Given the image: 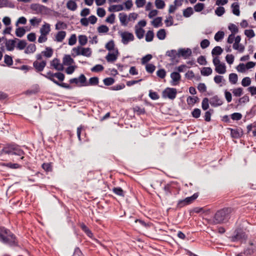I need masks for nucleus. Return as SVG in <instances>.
I'll use <instances>...</instances> for the list:
<instances>
[{"instance_id": "1", "label": "nucleus", "mask_w": 256, "mask_h": 256, "mask_svg": "<svg viewBox=\"0 0 256 256\" xmlns=\"http://www.w3.org/2000/svg\"><path fill=\"white\" fill-rule=\"evenodd\" d=\"M232 212L230 208H226L221 209L216 212L214 217L210 220V224H221L228 221L230 218V214Z\"/></svg>"}, {"instance_id": "2", "label": "nucleus", "mask_w": 256, "mask_h": 256, "mask_svg": "<svg viewBox=\"0 0 256 256\" xmlns=\"http://www.w3.org/2000/svg\"><path fill=\"white\" fill-rule=\"evenodd\" d=\"M0 242L10 246L16 243V238L10 230L0 227Z\"/></svg>"}, {"instance_id": "3", "label": "nucleus", "mask_w": 256, "mask_h": 256, "mask_svg": "<svg viewBox=\"0 0 256 256\" xmlns=\"http://www.w3.org/2000/svg\"><path fill=\"white\" fill-rule=\"evenodd\" d=\"M72 54L74 57L79 55L90 57L92 54L90 48H84L80 46L73 48L72 50Z\"/></svg>"}, {"instance_id": "4", "label": "nucleus", "mask_w": 256, "mask_h": 256, "mask_svg": "<svg viewBox=\"0 0 256 256\" xmlns=\"http://www.w3.org/2000/svg\"><path fill=\"white\" fill-rule=\"evenodd\" d=\"M212 62L215 66V71L220 74H224L226 72V66L224 63L221 62L218 56L214 57Z\"/></svg>"}, {"instance_id": "5", "label": "nucleus", "mask_w": 256, "mask_h": 256, "mask_svg": "<svg viewBox=\"0 0 256 256\" xmlns=\"http://www.w3.org/2000/svg\"><path fill=\"white\" fill-rule=\"evenodd\" d=\"M118 34L122 38V42L124 45L128 44L134 39V34L128 32H119Z\"/></svg>"}, {"instance_id": "6", "label": "nucleus", "mask_w": 256, "mask_h": 256, "mask_svg": "<svg viewBox=\"0 0 256 256\" xmlns=\"http://www.w3.org/2000/svg\"><path fill=\"white\" fill-rule=\"evenodd\" d=\"M70 84H75L79 86H88L86 78L84 74H81L78 78H71L70 80Z\"/></svg>"}, {"instance_id": "7", "label": "nucleus", "mask_w": 256, "mask_h": 256, "mask_svg": "<svg viewBox=\"0 0 256 256\" xmlns=\"http://www.w3.org/2000/svg\"><path fill=\"white\" fill-rule=\"evenodd\" d=\"M177 90L175 88H167L162 92V96L164 98H168L174 100L176 98Z\"/></svg>"}, {"instance_id": "8", "label": "nucleus", "mask_w": 256, "mask_h": 256, "mask_svg": "<svg viewBox=\"0 0 256 256\" xmlns=\"http://www.w3.org/2000/svg\"><path fill=\"white\" fill-rule=\"evenodd\" d=\"M198 196V193H195L191 196L187 197L184 200H179L178 202V206L180 207H182L184 206L189 204L196 200Z\"/></svg>"}, {"instance_id": "9", "label": "nucleus", "mask_w": 256, "mask_h": 256, "mask_svg": "<svg viewBox=\"0 0 256 256\" xmlns=\"http://www.w3.org/2000/svg\"><path fill=\"white\" fill-rule=\"evenodd\" d=\"M30 8L34 11L36 14L42 13L48 10L46 6L38 4H32L30 6Z\"/></svg>"}, {"instance_id": "10", "label": "nucleus", "mask_w": 256, "mask_h": 256, "mask_svg": "<svg viewBox=\"0 0 256 256\" xmlns=\"http://www.w3.org/2000/svg\"><path fill=\"white\" fill-rule=\"evenodd\" d=\"M6 153L8 154L17 155L20 156H22L24 154V152H23V150L16 146H12L8 150H6Z\"/></svg>"}, {"instance_id": "11", "label": "nucleus", "mask_w": 256, "mask_h": 256, "mask_svg": "<svg viewBox=\"0 0 256 256\" xmlns=\"http://www.w3.org/2000/svg\"><path fill=\"white\" fill-rule=\"evenodd\" d=\"M172 78L171 84L172 86H176L179 84L181 79V76L178 72H172L170 74Z\"/></svg>"}, {"instance_id": "12", "label": "nucleus", "mask_w": 256, "mask_h": 256, "mask_svg": "<svg viewBox=\"0 0 256 256\" xmlns=\"http://www.w3.org/2000/svg\"><path fill=\"white\" fill-rule=\"evenodd\" d=\"M210 103L212 106H218L222 105L223 102L218 96H215L210 98Z\"/></svg>"}, {"instance_id": "13", "label": "nucleus", "mask_w": 256, "mask_h": 256, "mask_svg": "<svg viewBox=\"0 0 256 256\" xmlns=\"http://www.w3.org/2000/svg\"><path fill=\"white\" fill-rule=\"evenodd\" d=\"M247 238L246 234L240 230H236V234L233 237L234 240H245Z\"/></svg>"}, {"instance_id": "14", "label": "nucleus", "mask_w": 256, "mask_h": 256, "mask_svg": "<svg viewBox=\"0 0 256 256\" xmlns=\"http://www.w3.org/2000/svg\"><path fill=\"white\" fill-rule=\"evenodd\" d=\"M33 66L37 71L42 72L46 66V62L43 60L41 62H38L36 60L34 62Z\"/></svg>"}, {"instance_id": "15", "label": "nucleus", "mask_w": 256, "mask_h": 256, "mask_svg": "<svg viewBox=\"0 0 256 256\" xmlns=\"http://www.w3.org/2000/svg\"><path fill=\"white\" fill-rule=\"evenodd\" d=\"M192 54V50L190 48H180L178 50V55L182 56L185 58L190 56Z\"/></svg>"}, {"instance_id": "16", "label": "nucleus", "mask_w": 256, "mask_h": 256, "mask_svg": "<svg viewBox=\"0 0 256 256\" xmlns=\"http://www.w3.org/2000/svg\"><path fill=\"white\" fill-rule=\"evenodd\" d=\"M118 54V50H116L114 52H108L106 57V60L108 62H114L117 59Z\"/></svg>"}, {"instance_id": "17", "label": "nucleus", "mask_w": 256, "mask_h": 256, "mask_svg": "<svg viewBox=\"0 0 256 256\" xmlns=\"http://www.w3.org/2000/svg\"><path fill=\"white\" fill-rule=\"evenodd\" d=\"M50 32V26L48 23L44 22L40 29V33L42 35L47 36Z\"/></svg>"}, {"instance_id": "18", "label": "nucleus", "mask_w": 256, "mask_h": 256, "mask_svg": "<svg viewBox=\"0 0 256 256\" xmlns=\"http://www.w3.org/2000/svg\"><path fill=\"white\" fill-rule=\"evenodd\" d=\"M66 36V32L64 31H59L56 34L54 38V41L57 42H62Z\"/></svg>"}, {"instance_id": "19", "label": "nucleus", "mask_w": 256, "mask_h": 256, "mask_svg": "<svg viewBox=\"0 0 256 256\" xmlns=\"http://www.w3.org/2000/svg\"><path fill=\"white\" fill-rule=\"evenodd\" d=\"M214 82L217 84H220V86H222L226 84V80L224 79V76L220 75L216 76L214 78Z\"/></svg>"}, {"instance_id": "20", "label": "nucleus", "mask_w": 256, "mask_h": 256, "mask_svg": "<svg viewBox=\"0 0 256 256\" xmlns=\"http://www.w3.org/2000/svg\"><path fill=\"white\" fill-rule=\"evenodd\" d=\"M16 38L14 40H6V49L8 50L12 51L14 50V46H15V43H16Z\"/></svg>"}, {"instance_id": "21", "label": "nucleus", "mask_w": 256, "mask_h": 256, "mask_svg": "<svg viewBox=\"0 0 256 256\" xmlns=\"http://www.w3.org/2000/svg\"><path fill=\"white\" fill-rule=\"evenodd\" d=\"M51 66L58 70H62V66L60 63V60L57 58H54L52 60L51 62Z\"/></svg>"}, {"instance_id": "22", "label": "nucleus", "mask_w": 256, "mask_h": 256, "mask_svg": "<svg viewBox=\"0 0 256 256\" xmlns=\"http://www.w3.org/2000/svg\"><path fill=\"white\" fill-rule=\"evenodd\" d=\"M74 63V60L70 55H66L63 58V64L65 66H70Z\"/></svg>"}, {"instance_id": "23", "label": "nucleus", "mask_w": 256, "mask_h": 256, "mask_svg": "<svg viewBox=\"0 0 256 256\" xmlns=\"http://www.w3.org/2000/svg\"><path fill=\"white\" fill-rule=\"evenodd\" d=\"M232 13L236 16H239L240 14V6L238 2H234L232 4Z\"/></svg>"}, {"instance_id": "24", "label": "nucleus", "mask_w": 256, "mask_h": 256, "mask_svg": "<svg viewBox=\"0 0 256 256\" xmlns=\"http://www.w3.org/2000/svg\"><path fill=\"white\" fill-rule=\"evenodd\" d=\"M136 34L138 38L141 39L144 37V30L141 28H138L137 26H135Z\"/></svg>"}, {"instance_id": "25", "label": "nucleus", "mask_w": 256, "mask_h": 256, "mask_svg": "<svg viewBox=\"0 0 256 256\" xmlns=\"http://www.w3.org/2000/svg\"><path fill=\"white\" fill-rule=\"evenodd\" d=\"M223 52V50L221 47L219 46H215L212 51V54L214 57H215L214 56H220V55Z\"/></svg>"}, {"instance_id": "26", "label": "nucleus", "mask_w": 256, "mask_h": 256, "mask_svg": "<svg viewBox=\"0 0 256 256\" xmlns=\"http://www.w3.org/2000/svg\"><path fill=\"white\" fill-rule=\"evenodd\" d=\"M200 72L204 76H208L212 74V70L210 67H204L201 70Z\"/></svg>"}, {"instance_id": "27", "label": "nucleus", "mask_w": 256, "mask_h": 256, "mask_svg": "<svg viewBox=\"0 0 256 256\" xmlns=\"http://www.w3.org/2000/svg\"><path fill=\"white\" fill-rule=\"evenodd\" d=\"M228 80L230 82L233 84L237 83L238 78V75L235 73H232L229 74Z\"/></svg>"}, {"instance_id": "28", "label": "nucleus", "mask_w": 256, "mask_h": 256, "mask_svg": "<svg viewBox=\"0 0 256 256\" xmlns=\"http://www.w3.org/2000/svg\"><path fill=\"white\" fill-rule=\"evenodd\" d=\"M66 6L68 9L74 11L77 8V4L75 2L70 0L68 2Z\"/></svg>"}, {"instance_id": "29", "label": "nucleus", "mask_w": 256, "mask_h": 256, "mask_svg": "<svg viewBox=\"0 0 256 256\" xmlns=\"http://www.w3.org/2000/svg\"><path fill=\"white\" fill-rule=\"evenodd\" d=\"M124 7L122 5H112L108 8L110 12H119L123 10Z\"/></svg>"}, {"instance_id": "30", "label": "nucleus", "mask_w": 256, "mask_h": 256, "mask_svg": "<svg viewBox=\"0 0 256 256\" xmlns=\"http://www.w3.org/2000/svg\"><path fill=\"white\" fill-rule=\"evenodd\" d=\"M42 54H43V55L46 58H49L52 56L53 54V51L52 48H50L46 47V50L42 52Z\"/></svg>"}, {"instance_id": "31", "label": "nucleus", "mask_w": 256, "mask_h": 256, "mask_svg": "<svg viewBox=\"0 0 256 256\" xmlns=\"http://www.w3.org/2000/svg\"><path fill=\"white\" fill-rule=\"evenodd\" d=\"M4 6L14 8V5L8 0H0V7L2 8Z\"/></svg>"}, {"instance_id": "32", "label": "nucleus", "mask_w": 256, "mask_h": 256, "mask_svg": "<svg viewBox=\"0 0 256 256\" xmlns=\"http://www.w3.org/2000/svg\"><path fill=\"white\" fill-rule=\"evenodd\" d=\"M36 50V46L34 44H29L25 50V53L26 54H30L34 52Z\"/></svg>"}, {"instance_id": "33", "label": "nucleus", "mask_w": 256, "mask_h": 256, "mask_svg": "<svg viewBox=\"0 0 256 256\" xmlns=\"http://www.w3.org/2000/svg\"><path fill=\"white\" fill-rule=\"evenodd\" d=\"M166 33L164 29L160 30L156 34V36L159 40H163L166 38Z\"/></svg>"}, {"instance_id": "34", "label": "nucleus", "mask_w": 256, "mask_h": 256, "mask_svg": "<svg viewBox=\"0 0 256 256\" xmlns=\"http://www.w3.org/2000/svg\"><path fill=\"white\" fill-rule=\"evenodd\" d=\"M55 28L56 30H64L67 28V26L64 22L59 21L56 24Z\"/></svg>"}, {"instance_id": "35", "label": "nucleus", "mask_w": 256, "mask_h": 256, "mask_svg": "<svg viewBox=\"0 0 256 256\" xmlns=\"http://www.w3.org/2000/svg\"><path fill=\"white\" fill-rule=\"evenodd\" d=\"M193 13V10L191 7H188L183 10V15L186 18L190 17Z\"/></svg>"}, {"instance_id": "36", "label": "nucleus", "mask_w": 256, "mask_h": 256, "mask_svg": "<svg viewBox=\"0 0 256 256\" xmlns=\"http://www.w3.org/2000/svg\"><path fill=\"white\" fill-rule=\"evenodd\" d=\"M162 18L161 17H157L156 18H154L152 22V24L154 26V27L158 28V26H162Z\"/></svg>"}, {"instance_id": "37", "label": "nucleus", "mask_w": 256, "mask_h": 256, "mask_svg": "<svg viewBox=\"0 0 256 256\" xmlns=\"http://www.w3.org/2000/svg\"><path fill=\"white\" fill-rule=\"evenodd\" d=\"M233 48L238 50L240 52H242L244 50V46L242 44L234 43L232 46Z\"/></svg>"}, {"instance_id": "38", "label": "nucleus", "mask_w": 256, "mask_h": 256, "mask_svg": "<svg viewBox=\"0 0 256 256\" xmlns=\"http://www.w3.org/2000/svg\"><path fill=\"white\" fill-rule=\"evenodd\" d=\"M26 30L24 28H18L16 30V34L17 36L21 38L24 36Z\"/></svg>"}, {"instance_id": "39", "label": "nucleus", "mask_w": 256, "mask_h": 256, "mask_svg": "<svg viewBox=\"0 0 256 256\" xmlns=\"http://www.w3.org/2000/svg\"><path fill=\"white\" fill-rule=\"evenodd\" d=\"M224 36V33L222 31H219L216 32L214 36V40L216 42H219L222 40Z\"/></svg>"}, {"instance_id": "40", "label": "nucleus", "mask_w": 256, "mask_h": 256, "mask_svg": "<svg viewBox=\"0 0 256 256\" xmlns=\"http://www.w3.org/2000/svg\"><path fill=\"white\" fill-rule=\"evenodd\" d=\"M154 36V34L152 30H148L146 35V40L148 42H152Z\"/></svg>"}, {"instance_id": "41", "label": "nucleus", "mask_w": 256, "mask_h": 256, "mask_svg": "<svg viewBox=\"0 0 256 256\" xmlns=\"http://www.w3.org/2000/svg\"><path fill=\"white\" fill-rule=\"evenodd\" d=\"M88 86H96L98 84V77H92L89 79Z\"/></svg>"}, {"instance_id": "42", "label": "nucleus", "mask_w": 256, "mask_h": 256, "mask_svg": "<svg viewBox=\"0 0 256 256\" xmlns=\"http://www.w3.org/2000/svg\"><path fill=\"white\" fill-rule=\"evenodd\" d=\"M88 42L87 37L84 35H80L78 36V42L81 46H84Z\"/></svg>"}, {"instance_id": "43", "label": "nucleus", "mask_w": 256, "mask_h": 256, "mask_svg": "<svg viewBox=\"0 0 256 256\" xmlns=\"http://www.w3.org/2000/svg\"><path fill=\"white\" fill-rule=\"evenodd\" d=\"M108 30V28L105 25H102L98 28V31L100 34L107 33Z\"/></svg>"}, {"instance_id": "44", "label": "nucleus", "mask_w": 256, "mask_h": 256, "mask_svg": "<svg viewBox=\"0 0 256 256\" xmlns=\"http://www.w3.org/2000/svg\"><path fill=\"white\" fill-rule=\"evenodd\" d=\"M146 69L147 72L152 74L154 71L156 66L152 64H148L146 66Z\"/></svg>"}, {"instance_id": "45", "label": "nucleus", "mask_w": 256, "mask_h": 256, "mask_svg": "<svg viewBox=\"0 0 256 256\" xmlns=\"http://www.w3.org/2000/svg\"><path fill=\"white\" fill-rule=\"evenodd\" d=\"M209 100L208 98H205L203 99L202 103V107L204 110H206L209 108Z\"/></svg>"}, {"instance_id": "46", "label": "nucleus", "mask_w": 256, "mask_h": 256, "mask_svg": "<svg viewBox=\"0 0 256 256\" xmlns=\"http://www.w3.org/2000/svg\"><path fill=\"white\" fill-rule=\"evenodd\" d=\"M254 248H252V244H250V246L248 248H246L244 252V254L246 256H248L254 253Z\"/></svg>"}, {"instance_id": "47", "label": "nucleus", "mask_w": 256, "mask_h": 256, "mask_svg": "<svg viewBox=\"0 0 256 256\" xmlns=\"http://www.w3.org/2000/svg\"><path fill=\"white\" fill-rule=\"evenodd\" d=\"M4 62L8 66H12L13 64L12 58L7 54L4 56Z\"/></svg>"}, {"instance_id": "48", "label": "nucleus", "mask_w": 256, "mask_h": 256, "mask_svg": "<svg viewBox=\"0 0 256 256\" xmlns=\"http://www.w3.org/2000/svg\"><path fill=\"white\" fill-rule=\"evenodd\" d=\"M155 5L158 8L162 9L164 7L165 3L162 0H156Z\"/></svg>"}, {"instance_id": "49", "label": "nucleus", "mask_w": 256, "mask_h": 256, "mask_svg": "<svg viewBox=\"0 0 256 256\" xmlns=\"http://www.w3.org/2000/svg\"><path fill=\"white\" fill-rule=\"evenodd\" d=\"M104 84L106 86L112 84L114 82V80L112 78H107L103 80Z\"/></svg>"}, {"instance_id": "50", "label": "nucleus", "mask_w": 256, "mask_h": 256, "mask_svg": "<svg viewBox=\"0 0 256 256\" xmlns=\"http://www.w3.org/2000/svg\"><path fill=\"white\" fill-rule=\"evenodd\" d=\"M251 80L249 77L244 78L242 81V84L243 86H248L250 84Z\"/></svg>"}, {"instance_id": "51", "label": "nucleus", "mask_w": 256, "mask_h": 256, "mask_svg": "<svg viewBox=\"0 0 256 256\" xmlns=\"http://www.w3.org/2000/svg\"><path fill=\"white\" fill-rule=\"evenodd\" d=\"M104 69V66L101 64H96L91 68V71L92 72H99L103 70Z\"/></svg>"}, {"instance_id": "52", "label": "nucleus", "mask_w": 256, "mask_h": 256, "mask_svg": "<svg viewBox=\"0 0 256 256\" xmlns=\"http://www.w3.org/2000/svg\"><path fill=\"white\" fill-rule=\"evenodd\" d=\"M242 88H234L232 90V93L234 96H240L242 94Z\"/></svg>"}, {"instance_id": "53", "label": "nucleus", "mask_w": 256, "mask_h": 256, "mask_svg": "<svg viewBox=\"0 0 256 256\" xmlns=\"http://www.w3.org/2000/svg\"><path fill=\"white\" fill-rule=\"evenodd\" d=\"M224 8L222 6L218 7L215 10L216 14L219 16H222L224 13Z\"/></svg>"}, {"instance_id": "54", "label": "nucleus", "mask_w": 256, "mask_h": 256, "mask_svg": "<svg viewBox=\"0 0 256 256\" xmlns=\"http://www.w3.org/2000/svg\"><path fill=\"white\" fill-rule=\"evenodd\" d=\"M120 20L121 23L126 25V20L127 19V16L124 13H120L119 14Z\"/></svg>"}, {"instance_id": "55", "label": "nucleus", "mask_w": 256, "mask_h": 256, "mask_svg": "<svg viewBox=\"0 0 256 256\" xmlns=\"http://www.w3.org/2000/svg\"><path fill=\"white\" fill-rule=\"evenodd\" d=\"M204 7V5L202 3H198L196 4L194 6V10L196 12H201Z\"/></svg>"}, {"instance_id": "56", "label": "nucleus", "mask_w": 256, "mask_h": 256, "mask_svg": "<svg viewBox=\"0 0 256 256\" xmlns=\"http://www.w3.org/2000/svg\"><path fill=\"white\" fill-rule=\"evenodd\" d=\"M200 110L198 108H194L192 112V114L194 118H198L200 116Z\"/></svg>"}, {"instance_id": "57", "label": "nucleus", "mask_w": 256, "mask_h": 256, "mask_svg": "<svg viewBox=\"0 0 256 256\" xmlns=\"http://www.w3.org/2000/svg\"><path fill=\"white\" fill-rule=\"evenodd\" d=\"M229 30H230L232 34H236L238 32V27L233 24H230L228 27Z\"/></svg>"}, {"instance_id": "58", "label": "nucleus", "mask_w": 256, "mask_h": 256, "mask_svg": "<svg viewBox=\"0 0 256 256\" xmlns=\"http://www.w3.org/2000/svg\"><path fill=\"white\" fill-rule=\"evenodd\" d=\"M114 41L111 40L106 44V48L108 50H114Z\"/></svg>"}, {"instance_id": "59", "label": "nucleus", "mask_w": 256, "mask_h": 256, "mask_svg": "<svg viewBox=\"0 0 256 256\" xmlns=\"http://www.w3.org/2000/svg\"><path fill=\"white\" fill-rule=\"evenodd\" d=\"M244 34L250 38H254L255 36V34L252 30H244Z\"/></svg>"}, {"instance_id": "60", "label": "nucleus", "mask_w": 256, "mask_h": 256, "mask_svg": "<svg viewBox=\"0 0 256 256\" xmlns=\"http://www.w3.org/2000/svg\"><path fill=\"white\" fill-rule=\"evenodd\" d=\"M156 75L161 78H164L166 76V72L163 69H160L156 72Z\"/></svg>"}, {"instance_id": "61", "label": "nucleus", "mask_w": 256, "mask_h": 256, "mask_svg": "<svg viewBox=\"0 0 256 256\" xmlns=\"http://www.w3.org/2000/svg\"><path fill=\"white\" fill-rule=\"evenodd\" d=\"M76 42V37L75 34L71 35L68 40V44L70 46L74 45Z\"/></svg>"}, {"instance_id": "62", "label": "nucleus", "mask_w": 256, "mask_h": 256, "mask_svg": "<svg viewBox=\"0 0 256 256\" xmlns=\"http://www.w3.org/2000/svg\"><path fill=\"white\" fill-rule=\"evenodd\" d=\"M80 227L87 234L88 236H92V233L88 227L84 224H81Z\"/></svg>"}, {"instance_id": "63", "label": "nucleus", "mask_w": 256, "mask_h": 256, "mask_svg": "<svg viewBox=\"0 0 256 256\" xmlns=\"http://www.w3.org/2000/svg\"><path fill=\"white\" fill-rule=\"evenodd\" d=\"M114 193L120 196H124V191L120 188H113Z\"/></svg>"}, {"instance_id": "64", "label": "nucleus", "mask_w": 256, "mask_h": 256, "mask_svg": "<svg viewBox=\"0 0 256 256\" xmlns=\"http://www.w3.org/2000/svg\"><path fill=\"white\" fill-rule=\"evenodd\" d=\"M42 20L40 18H38L36 17L33 18L30 20V24L33 26L38 24Z\"/></svg>"}]
</instances>
